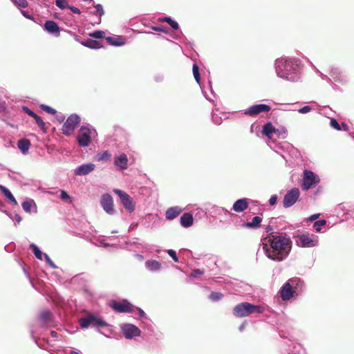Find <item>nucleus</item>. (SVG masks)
I'll return each instance as SVG.
<instances>
[{
    "label": "nucleus",
    "instance_id": "f257e3e1",
    "mask_svg": "<svg viewBox=\"0 0 354 354\" xmlns=\"http://www.w3.org/2000/svg\"><path fill=\"white\" fill-rule=\"evenodd\" d=\"M270 246L266 245L263 250L267 257L272 260L282 261L289 254L292 248L290 239L285 234H270L268 236Z\"/></svg>",
    "mask_w": 354,
    "mask_h": 354
},
{
    "label": "nucleus",
    "instance_id": "f03ea898",
    "mask_svg": "<svg viewBox=\"0 0 354 354\" xmlns=\"http://www.w3.org/2000/svg\"><path fill=\"white\" fill-rule=\"evenodd\" d=\"M264 310V307L262 306L254 305L248 302H242L234 306L233 315L236 317H244L252 314H261Z\"/></svg>",
    "mask_w": 354,
    "mask_h": 354
},
{
    "label": "nucleus",
    "instance_id": "7ed1b4c3",
    "mask_svg": "<svg viewBox=\"0 0 354 354\" xmlns=\"http://www.w3.org/2000/svg\"><path fill=\"white\" fill-rule=\"evenodd\" d=\"M300 283L297 278L291 279L286 282L281 290V297L283 301L289 300L293 297L294 289H297Z\"/></svg>",
    "mask_w": 354,
    "mask_h": 354
},
{
    "label": "nucleus",
    "instance_id": "20e7f679",
    "mask_svg": "<svg viewBox=\"0 0 354 354\" xmlns=\"http://www.w3.org/2000/svg\"><path fill=\"white\" fill-rule=\"evenodd\" d=\"M80 123V116L77 114H71L62 126V133L66 136H71Z\"/></svg>",
    "mask_w": 354,
    "mask_h": 354
},
{
    "label": "nucleus",
    "instance_id": "39448f33",
    "mask_svg": "<svg viewBox=\"0 0 354 354\" xmlns=\"http://www.w3.org/2000/svg\"><path fill=\"white\" fill-rule=\"evenodd\" d=\"M319 178L314 172L305 169L303 174L302 188L304 190H308L312 187L319 183Z\"/></svg>",
    "mask_w": 354,
    "mask_h": 354
},
{
    "label": "nucleus",
    "instance_id": "423d86ee",
    "mask_svg": "<svg viewBox=\"0 0 354 354\" xmlns=\"http://www.w3.org/2000/svg\"><path fill=\"white\" fill-rule=\"evenodd\" d=\"M80 324L82 328H87L90 326L98 328L104 327L107 325L106 322L103 319L93 315H89L86 317L82 318L80 320Z\"/></svg>",
    "mask_w": 354,
    "mask_h": 354
},
{
    "label": "nucleus",
    "instance_id": "0eeeda50",
    "mask_svg": "<svg viewBox=\"0 0 354 354\" xmlns=\"http://www.w3.org/2000/svg\"><path fill=\"white\" fill-rule=\"evenodd\" d=\"M91 131L86 126H82L79 131L78 134L76 137L77 142L80 147H88L91 142Z\"/></svg>",
    "mask_w": 354,
    "mask_h": 354
},
{
    "label": "nucleus",
    "instance_id": "6e6552de",
    "mask_svg": "<svg viewBox=\"0 0 354 354\" xmlns=\"http://www.w3.org/2000/svg\"><path fill=\"white\" fill-rule=\"evenodd\" d=\"M110 306L117 313H132L134 310V306L127 300L124 299L120 301H111Z\"/></svg>",
    "mask_w": 354,
    "mask_h": 354
},
{
    "label": "nucleus",
    "instance_id": "1a4fd4ad",
    "mask_svg": "<svg viewBox=\"0 0 354 354\" xmlns=\"http://www.w3.org/2000/svg\"><path fill=\"white\" fill-rule=\"evenodd\" d=\"M113 192L120 197L123 206L129 212H132L135 209V203L127 193L118 189H113Z\"/></svg>",
    "mask_w": 354,
    "mask_h": 354
},
{
    "label": "nucleus",
    "instance_id": "9d476101",
    "mask_svg": "<svg viewBox=\"0 0 354 354\" xmlns=\"http://www.w3.org/2000/svg\"><path fill=\"white\" fill-rule=\"evenodd\" d=\"M300 196V191L298 188L294 187L289 190L284 196L283 205L288 208L292 206L298 200Z\"/></svg>",
    "mask_w": 354,
    "mask_h": 354
},
{
    "label": "nucleus",
    "instance_id": "9b49d317",
    "mask_svg": "<svg viewBox=\"0 0 354 354\" xmlns=\"http://www.w3.org/2000/svg\"><path fill=\"white\" fill-rule=\"evenodd\" d=\"M295 68L292 63L290 61H284L281 65L278 66V74L280 77L286 78L287 80H291L292 77H289L290 75L294 73Z\"/></svg>",
    "mask_w": 354,
    "mask_h": 354
},
{
    "label": "nucleus",
    "instance_id": "f8f14e48",
    "mask_svg": "<svg viewBox=\"0 0 354 354\" xmlns=\"http://www.w3.org/2000/svg\"><path fill=\"white\" fill-rule=\"evenodd\" d=\"M317 241L313 234L308 233L299 235L297 236V243L299 246L303 248L313 247L316 245Z\"/></svg>",
    "mask_w": 354,
    "mask_h": 354
},
{
    "label": "nucleus",
    "instance_id": "ddd939ff",
    "mask_svg": "<svg viewBox=\"0 0 354 354\" xmlns=\"http://www.w3.org/2000/svg\"><path fill=\"white\" fill-rule=\"evenodd\" d=\"M271 109L270 106L267 104H255L249 107L245 111V114L249 116L257 115L262 112H268Z\"/></svg>",
    "mask_w": 354,
    "mask_h": 354
},
{
    "label": "nucleus",
    "instance_id": "4468645a",
    "mask_svg": "<svg viewBox=\"0 0 354 354\" xmlns=\"http://www.w3.org/2000/svg\"><path fill=\"white\" fill-rule=\"evenodd\" d=\"M100 203L102 207L106 213L109 214H112L113 213V198L110 194H106L102 195Z\"/></svg>",
    "mask_w": 354,
    "mask_h": 354
},
{
    "label": "nucleus",
    "instance_id": "2eb2a0df",
    "mask_svg": "<svg viewBox=\"0 0 354 354\" xmlns=\"http://www.w3.org/2000/svg\"><path fill=\"white\" fill-rule=\"evenodd\" d=\"M122 330L126 338L131 339L140 335V330L133 324H125Z\"/></svg>",
    "mask_w": 354,
    "mask_h": 354
},
{
    "label": "nucleus",
    "instance_id": "dca6fc26",
    "mask_svg": "<svg viewBox=\"0 0 354 354\" xmlns=\"http://www.w3.org/2000/svg\"><path fill=\"white\" fill-rule=\"evenodd\" d=\"M95 169V165L93 163L82 165L75 170V175L82 176L86 175L91 172Z\"/></svg>",
    "mask_w": 354,
    "mask_h": 354
},
{
    "label": "nucleus",
    "instance_id": "f3484780",
    "mask_svg": "<svg viewBox=\"0 0 354 354\" xmlns=\"http://www.w3.org/2000/svg\"><path fill=\"white\" fill-rule=\"evenodd\" d=\"M182 211L183 209L178 206L170 207L166 211V218L168 220H173L176 218Z\"/></svg>",
    "mask_w": 354,
    "mask_h": 354
},
{
    "label": "nucleus",
    "instance_id": "a211bd4d",
    "mask_svg": "<svg viewBox=\"0 0 354 354\" xmlns=\"http://www.w3.org/2000/svg\"><path fill=\"white\" fill-rule=\"evenodd\" d=\"M248 207L246 198L239 199L233 205V209L236 212H241Z\"/></svg>",
    "mask_w": 354,
    "mask_h": 354
},
{
    "label": "nucleus",
    "instance_id": "6ab92c4d",
    "mask_svg": "<svg viewBox=\"0 0 354 354\" xmlns=\"http://www.w3.org/2000/svg\"><path fill=\"white\" fill-rule=\"evenodd\" d=\"M44 28L46 30L53 34L59 33L60 30L58 24L55 21L51 20L46 21L44 24Z\"/></svg>",
    "mask_w": 354,
    "mask_h": 354
},
{
    "label": "nucleus",
    "instance_id": "aec40b11",
    "mask_svg": "<svg viewBox=\"0 0 354 354\" xmlns=\"http://www.w3.org/2000/svg\"><path fill=\"white\" fill-rule=\"evenodd\" d=\"M115 165L120 167L121 169H126L127 168L128 158L126 154L122 153L115 159Z\"/></svg>",
    "mask_w": 354,
    "mask_h": 354
},
{
    "label": "nucleus",
    "instance_id": "412c9836",
    "mask_svg": "<svg viewBox=\"0 0 354 354\" xmlns=\"http://www.w3.org/2000/svg\"><path fill=\"white\" fill-rule=\"evenodd\" d=\"M193 216L190 213H184L180 217V224L184 227H189L193 225Z\"/></svg>",
    "mask_w": 354,
    "mask_h": 354
},
{
    "label": "nucleus",
    "instance_id": "4be33fe9",
    "mask_svg": "<svg viewBox=\"0 0 354 354\" xmlns=\"http://www.w3.org/2000/svg\"><path fill=\"white\" fill-rule=\"evenodd\" d=\"M276 131V128L270 122L265 124L263 127L262 133L269 138H272L273 133Z\"/></svg>",
    "mask_w": 354,
    "mask_h": 354
},
{
    "label": "nucleus",
    "instance_id": "5701e85b",
    "mask_svg": "<svg viewBox=\"0 0 354 354\" xmlns=\"http://www.w3.org/2000/svg\"><path fill=\"white\" fill-rule=\"evenodd\" d=\"M39 319L42 324H48L53 322V315L48 310H45L40 313Z\"/></svg>",
    "mask_w": 354,
    "mask_h": 354
},
{
    "label": "nucleus",
    "instance_id": "b1692460",
    "mask_svg": "<svg viewBox=\"0 0 354 354\" xmlns=\"http://www.w3.org/2000/svg\"><path fill=\"white\" fill-rule=\"evenodd\" d=\"M18 148L21 150V151L25 154L28 152L29 147L30 146V142L29 140L26 138L21 139L17 142Z\"/></svg>",
    "mask_w": 354,
    "mask_h": 354
},
{
    "label": "nucleus",
    "instance_id": "393cba45",
    "mask_svg": "<svg viewBox=\"0 0 354 354\" xmlns=\"http://www.w3.org/2000/svg\"><path fill=\"white\" fill-rule=\"evenodd\" d=\"M262 221V218L260 216H254L251 222H247L243 224V226L248 228H254L257 229L260 227L261 223Z\"/></svg>",
    "mask_w": 354,
    "mask_h": 354
},
{
    "label": "nucleus",
    "instance_id": "a878e982",
    "mask_svg": "<svg viewBox=\"0 0 354 354\" xmlns=\"http://www.w3.org/2000/svg\"><path fill=\"white\" fill-rule=\"evenodd\" d=\"M0 190L1 192L4 194V196L10 200V202L13 204L14 205H17V202L12 193L10 192L8 189L5 187L3 185H0Z\"/></svg>",
    "mask_w": 354,
    "mask_h": 354
},
{
    "label": "nucleus",
    "instance_id": "bb28decb",
    "mask_svg": "<svg viewBox=\"0 0 354 354\" xmlns=\"http://www.w3.org/2000/svg\"><path fill=\"white\" fill-rule=\"evenodd\" d=\"M106 40L109 44L115 46H120L124 44V41L120 37H106Z\"/></svg>",
    "mask_w": 354,
    "mask_h": 354
},
{
    "label": "nucleus",
    "instance_id": "cd10ccee",
    "mask_svg": "<svg viewBox=\"0 0 354 354\" xmlns=\"http://www.w3.org/2000/svg\"><path fill=\"white\" fill-rule=\"evenodd\" d=\"M82 44L84 46L93 49H97L102 47L99 41L91 39H87L85 42H83Z\"/></svg>",
    "mask_w": 354,
    "mask_h": 354
},
{
    "label": "nucleus",
    "instance_id": "c85d7f7f",
    "mask_svg": "<svg viewBox=\"0 0 354 354\" xmlns=\"http://www.w3.org/2000/svg\"><path fill=\"white\" fill-rule=\"evenodd\" d=\"M22 207L26 212L30 213L32 207L36 208V205L33 200L26 201L22 203Z\"/></svg>",
    "mask_w": 354,
    "mask_h": 354
},
{
    "label": "nucleus",
    "instance_id": "c756f323",
    "mask_svg": "<svg viewBox=\"0 0 354 354\" xmlns=\"http://www.w3.org/2000/svg\"><path fill=\"white\" fill-rule=\"evenodd\" d=\"M33 118L35 120L37 124L41 129V130L44 133H46L47 132L46 125V123L41 119V118L36 114Z\"/></svg>",
    "mask_w": 354,
    "mask_h": 354
},
{
    "label": "nucleus",
    "instance_id": "7c9ffc66",
    "mask_svg": "<svg viewBox=\"0 0 354 354\" xmlns=\"http://www.w3.org/2000/svg\"><path fill=\"white\" fill-rule=\"evenodd\" d=\"M146 264L151 270H158L160 268V263L155 260L147 261Z\"/></svg>",
    "mask_w": 354,
    "mask_h": 354
},
{
    "label": "nucleus",
    "instance_id": "2f4dec72",
    "mask_svg": "<svg viewBox=\"0 0 354 354\" xmlns=\"http://www.w3.org/2000/svg\"><path fill=\"white\" fill-rule=\"evenodd\" d=\"M160 21L168 23L170 25V26L174 30H178L179 28L178 24L176 21L171 19L170 17H164Z\"/></svg>",
    "mask_w": 354,
    "mask_h": 354
},
{
    "label": "nucleus",
    "instance_id": "473e14b6",
    "mask_svg": "<svg viewBox=\"0 0 354 354\" xmlns=\"http://www.w3.org/2000/svg\"><path fill=\"white\" fill-rule=\"evenodd\" d=\"M30 248L32 249V251L33 252L35 257L38 259L41 260L43 254H42L41 251L39 249V248L37 245H35V244H31Z\"/></svg>",
    "mask_w": 354,
    "mask_h": 354
},
{
    "label": "nucleus",
    "instance_id": "72a5a7b5",
    "mask_svg": "<svg viewBox=\"0 0 354 354\" xmlns=\"http://www.w3.org/2000/svg\"><path fill=\"white\" fill-rule=\"evenodd\" d=\"M192 71H193V75H194L195 80L198 83H200L201 77H200L199 68L196 64H194L193 65Z\"/></svg>",
    "mask_w": 354,
    "mask_h": 354
},
{
    "label": "nucleus",
    "instance_id": "f704fd0d",
    "mask_svg": "<svg viewBox=\"0 0 354 354\" xmlns=\"http://www.w3.org/2000/svg\"><path fill=\"white\" fill-rule=\"evenodd\" d=\"M223 297V294L218 292H212L209 296V298L213 301H216L221 300Z\"/></svg>",
    "mask_w": 354,
    "mask_h": 354
},
{
    "label": "nucleus",
    "instance_id": "c9c22d12",
    "mask_svg": "<svg viewBox=\"0 0 354 354\" xmlns=\"http://www.w3.org/2000/svg\"><path fill=\"white\" fill-rule=\"evenodd\" d=\"M111 155L107 151H104L102 153L97 155L98 160H110Z\"/></svg>",
    "mask_w": 354,
    "mask_h": 354
},
{
    "label": "nucleus",
    "instance_id": "e433bc0d",
    "mask_svg": "<svg viewBox=\"0 0 354 354\" xmlns=\"http://www.w3.org/2000/svg\"><path fill=\"white\" fill-rule=\"evenodd\" d=\"M326 221L325 220H319L314 223L313 227L317 232H319L322 230V227L325 225Z\"/></svg>",
    "mask_w": 354,
    "mask_h": 354
},
{
    "label": "nucleus",
    "instance_id": "4c0bfd02",
    "mask_svg": "<svg viewBox=\"0 0 354 354\" xmlns=\"http://www.w3.org/2000/svg\"><path fill=\"white\" fill-rule=\"evenodd\" d=\"M55 3L61 9L68 8L69 6L66 0H56Z\"/></svg>",
    "mask_w": 354,
    "mask_h": 354
},
{
    "label": "nucleus",
    "instance_id": "58836bf2",
    "mask_svg": "<svg viewBox=\"0 0 354 354\" xmlns=\"http://www.w3.org/2000/svg\"><path fill=\"white\" fill-rule=\"evenodd\" d=\"M17 7L26 8L28 5L26 0H11Z\"/></svg>",
    "mask_w": 354,
    "mask_h": 354
},
{
    "label": "nucleus",
    "instance_id": "ea45409f",
    "mask_svg": "<svg viewBox=\"0 0 354 354\" xmlns=\"http://www.w3.org/2000/svg\"><path fill=\"white\" fill-rule=\"evenodd\" d=\"M104 35V32L102 30H96L93 32L89 34V36L95 39H101L103 38Z\"/></svg>",
    "mask_w": 354,
    "mask_h": 354
},
{
    "label": "nucleus",
    "instance_id": "a19ab883",
    "mask_svg": "<svg viewBox=\"0 0 354 354\" xmlns=\"http://www.w3.org/2000/svg\"><path fill=\"white\" fill-rule=\"evenodd\" d=\"M40 108L43 111H46V112H47L48 113L53 114V115H55L57 113L55 109H54L52 107L48 106H47L46 104H41L40 105Z\"/></svg>",
    "mask_w": 354,
    "mask_h": 354
},
{
    "label": "nucleus",
    "instance_id": "79ce46f5",
    "mask_svg": "<svg viewBox=\"0 0 354 354\" xmlns=\"http://www.w3.org/2000/svg\"><path fill=\"white\" fill-rule=\"evenodd\" d=\"M94 7L95 8V10L93 12V14L102 17L104 13L102 6L100 4H96L94 5Z\"/></svg>",
    "mask_w": 354,
    "mask_h": 354
},
{
    "label": "nucleus",
    "instance_id": "37998d69",
    "mask_svg": "<svg viewBox=\"0 0 354 354\" xmlns=\"http://www.w3.org/2000/svg\"><path fill=\"white\" fill-rule=\"evenodd\" d=\"M204 274V270L200 269H194L190 273V277H200Z\"/></svg>",
    "mask_w": 354,
    "mask_h": 354
},
{
    "label": "nucleus",
    "instance_id": "c03bdc74",
    "mask_svg": "<svg viewBox=\"0 0 354 354\" xmlns=\"http://www.w3.org/2000/svg\"><path fill=\"white\" fill-rule=\"evenodd\" d=\"M330 126L336 130L339 131L342 129L341 126L339 125L338 122L334 118L330 119Z\"/></svg>",
    "mask_w": 354,
    "mask_h": 354
},
{
    "label": "nucleus",
    "instance_id": "a18cd8bd",
    "mask_svg": "<svg viewBox=\"0 0 354 354\" xmlns=\"http://www.w3.org/2000/svg\"><path fill=\"white\" fill-rule=\"evenodd\" d=\"M22 110L27 113L28 115H30L32 118H34L36 115L35 113H34L32 110H30L28 107L24 106L22 107Z\"/></svg>",
    "mask_w": 354,
    "mask_h": 354
},
{
    "label": "nucleus",
    "instance_id": "49530a36",
    "mask_svg": "<svg viewBox=\"0 0 354 354\" xmlns=\"http://www.w3.org/2000/svg\"><path fill=\"white\" fill-rule=\"evenodd\" d=\"M167 253L174 259V261H176V262L178 261V257L176 256V253L174 250H169L167 251Z\"/></svg>",
    "mask_w": 354,
    "mask_h": 354
},
{
    "label": "nucleus",
    "instance_id": "de8ad7c7",
    "mask_svg": "<svg viewBox=\"0 0 354 354\" xmlns=\"http://www.w3.org/2000/svg\"><path fill=\"white\" fill-rule=\"evenodd\" d=\"M44 257H45V259H46V261L47 262V263L53 268H56V266L55 265V263H53V261L50 259V258L47 255V254H44Z\"/></svg>",
    "mask_w": 354,
    "mask_h": 354
},
{
    "label": "nucleus",
    "instance_id": "09e8293b",
    "mask_svg": "<svg viewBox=\"0 0 354 354\" xmlns=\"http://www.w3.org/2000/svg\"><path fill=\"white\" fill-rule=\"evenodd\" d=\"M60 198L63 201H66L71 198L70 196L67 194L66 192L62 190L60 194Z\"/></svg>",
    "mask_w": 354,
    "mask_h": 354
},
{
    "label": "nucleus",
    "instance_id": "8fccbe9b",
    "mask_svg": "<svg viewBox=\"0 0 354 354\" xmlns=\"http://www.w3.org/2000/svg\"><path fill=\"white\" fill-rule=\"evenodd\" d=\"M311 110V108L309 106H305L300 109H299V112L300 113H306Z\"/></svg>",
    "mask_w": 354,
    "mask_h": 354
},
{
    "label": "nucleus",
    "instance_id": "3c124183",
    "mask_svg": "<svg viewBox=\"0 0 354 354\" xmlns=\"http://www.w3.org/2000/svg\"><path fill=\"white\" fill-rule=\"evenodd\" d=\"M277 201V195H273L270 197V198L269 200V203L270 205H274L276 204Z\"/></svg>",
    "mask_w": 354,
    "mask_h": 354
},
{
    "label": "nucleus",
    "instance_id": "603ef678",
    "mask_svg": "<svg viewBox=\"0 0 354 354\" xmlns=\"http://www.w3.org/2000/svg\"><path fill=\"white\" fill-rule=\"evenodd\" d=\"M68 9H70L73 13H75V14H80L81 13L80 9L76 8V7H75V6H68Z\"/></svg>",
    "mask_w": 354,
    "mask_h": 354
},
{
    "label": "nucleus",
    "instance_id": "864d4df0",
    "mask_svg": "<svg viewBox=\"0 0 354 354\" xmlns=\"http://www.w3.org/2000/svg\"><path fill=\"white\" fill-rule=\"evenodd\" d=\"M137 309L140 317H143L145 316V312L141 308H137Z\"/></svg>",
    "mask_w": 354,
    "mask_h": 354
},
{
    "label": "nucleus",
    "instance_id": "5fc2aeb1",
    "mask_svg": "<svg viewBox=\"0 0 354 354\" xmlns=\"http://www.w3.org/2000/svg\"><path fill=\"white\" fill-rule=\"evenodd\" d=\"M319 214H314V215H312L310 218V219L311 221H314L315 219H317L318 217H319Z\"/></svg>",
    "mask_w": 354,
    "mask_h": 354
},
{
    "label": "nucleus",
    "instance_id": "6e6d98bb",
    "mask_svg": "<svg viewBox=\"0 0 354 354\" xmlns=\"http://www.w3.org/2000/svg\"><path fill=\"white\" fill-rule=\"evenodd\" d=\"M154 30L164 32V29L162 27H156L153 28Z\"/></svg>",
    "mask_w": 354,
    "mask_h": 354
},
{
    "label": "nucleus",
    "instance_id": "4d7b16f0",
    "mask_svg": "<svg viewBox=\"0 0 354 354\" xmlns=\"http://www.w3.org/2000/svg\"><path fill=\"white\" fill-rule=\"evenodd\" d=\"M342 126L345 131L348 130V127L346 123H344V122L342 123Z\"/></svg>",
    "mask_w": 354,
    "mask_h": 354
},
{
    "label": "nucleus",
    "instance_id": "13d9d810",
    "mask_svg": "<svg viewBox=\"0 0 354 354\" xmlns=\"http://www.w3.org/2000/svg\"><path fill=\"white\" fill-rule=\"evenodd\" d=\"M50 335L53 337H57V333L56 331L52 330L50 332Z\"/></svg>",
    "mask_w": 354,
    "mask_h": 354
},
{
    "label": "nucleus",
    "instance_id": "bf43d9fd",
    "mask_svg": "<svg viewBox=\"0 0 354 354\" xmlns=\"http://www.w3.org/2000/svg\"><path fill=\"white\" fill-rule=\"evenodd\" d=\"M21 13H22V15H23L24 17H26V18H28V19H30V17L28 15H26V12L25 11L22 10V11H21Z\"/></svg>",
    "mask_w": 354,
    "mask_h": 354
},
{
    "label": "nucleus",
    "instance_id": "052dcab7",
    "mask_svg": "<svg viewBox=\"0 0 354 354\" xmlns=\"http://www.w3.org/2000/svg\"><path fill=\"white\" fill-rule=\"evenodd\" d=\"M15 218L18 223H19L21 221V218L19 215H16Z\"/></svg>",
    "mask_w": 354,
    "mask_h": 354
},
{
    "label": "nucleus",
    "instance_id": "680f3d73",
    "mask_svg": "<svg viewBox=\"0 0 354 354\" xmlns=\"http://www.w3.org/2000/svg\"><path fill=\"white\" fill-rule=\"evenodd\" d=\"M57 120L61 123V122H62L64 121V118L61 116V117L58 118Z\"/></svg>",
    "mask_w": 354,
    "mask_h": 354
},
{
    "label": "nucleus",
    "instance_id": "e2e57ef3",
    "mask_svg": "<svg viewBox=\"0 0 354 354\" xmlns=\"http://www.w3.org/2000/svg\"><path fill=\"white\" fill-rule=\"evenodd\" d=\"M243 328H244V326L243 324L241 325L240 327H239L240 330H243Z\"/></svg>",
    "mask_w": 354,
    "mask_h": 354
},
{
    "label": "nucleus",
    "instance_id": "0e129e2a",
    "mask_svg": "<svg viewBox=\"0 0 354 354\" xmlns=\"http://www.w3.org/2000/svg\"><path fill=\"white\" fill-rule=\"evenodd\" d=\"M270 230H271V228L270 227V226H268V227H267V232L270 231Z\"/></svg>",
    "mask_w": 354,
    "mask_h": 354
},
{
    "label": "nucleus",
    "instance_id": "69168bd1",
    "mask_svg": "<svg viewBox=\"0 0 354 354\" xmlns=\"http://www.w3.org/2000/svg\"><path fill=\"white\" fill-rule=\"evenodd\" d=\"M71 354H79V353H77V352H74V351H73V352H72V353H71Z\"/></svg>",
    "mask_w": 354,
    "mask_h": 354
}]
</instances>
